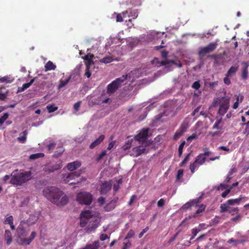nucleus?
Wrapping results in <instances>:
<instances>
[{"label": "nucleus", "mask_w": 249, "mask_h": 249, "mask_svg": "<svg viewBox=\"0 0 249 249\" xmlns=\"http://www.w3.org/2000/svg\"><path fill=\"white\" fill-rule=\"evenodd\" d=\"M158 105V103L157 102H153V103L150 104L147 107H146V109H151L152 108L157 107Z\"/></svg>", "instance_id": "nucleus-55"}, {"label": "nucleus", "mask_w": 249, "mask_h": 249, "mask_svg": "<svg viewBox=\"0 0 249 249\" xmlns=\"http://www.w3.org/2000/svg\"><path fill=\"white\" fill-rule=\"evenodd\" d=\"M197 207H199V208L196 210V213L194 215V216H196L197 214H198L199 213H202L203 211H204L205 209V206H204L202 204L200 205V206H199L197 204Z\"/></svg>", "instance_id": "nucleus-40"}, {"label": "nucleus", "mask_w": 249, "mask_h": 249, "mask_svg": "<svg viewBox=\"0 0 249 249\" xmlns=\"http://www.w3.org/2000/svg\"><path fill=\"white\" fill-rule=\"evenodd\" d=\"M80 174L81 173L80 171L71 173L64 177L63 180L65 183H69V184L71 185L78 184L80 182V181H77V182H72L71 181L75 179V178L79 177L80 176Z\"/></svg>", "instance_id": "nucleus-12"}, {"label": "nucleus", "mask_w": 249, "mask_h": 249, "mask_svg": "<svg viewBox=\"0 0 249 249\" xmlns=\"http://www.w3.org/2000/svg\"><path fill=\"white\" fill-rule=\"evenodd\" d=\"M43 195L51 202L58 206L65 205L68 201V196L59 189L55 187L45 188Z\"/></svg>", "instance_id": "nucleus-2"}, {"label": "nucleus", "mask_w": 249, "mask_h": 249, "mask_svg": "<svg viewBox=\"0 0 249 249\" xmlns=\"http://www.w3.org/2000/svg\"><path fill=\"white\" fill-rule=\"evenodd\" d=\"M38 217L37 215H31L27 221V224L31 225L36 223L37 221Z\"/></svg>", "instance_id": "nucleus-27"}, {"label": "nucleus", "mask_w": 249, "mask_h": 249, "mask_svg": "<svg viewBox=\"0 0 249 249\" xmlns=\"http://www.w3.org/2000/svg\"><path fill=\"white\" fill-rule=\"evenodd\" d=\"M44 154L43 153H38L36 154H32L30 156L29 158L31 160H35L40 158L43 157Z\"/></svg>", "instance_id": "nucleus-34"}, {"label": "nucleus", "mask_w": 249, "mask_h": 249, "mask_svg": "<svg viewBox=\"0 0 249 249\" xmlns=\"http://www.w3.org/2000/svg\"><path fill=\"white\" fill-rule=\"evenodd\" d=\"M221 121V119H217L213 126V129H217L219 130H222L223 126L220 124Z\"/></svg>", "instance_id": "nucleus-29"}, {"label": "nucleus", "mask_w": 249, "mask_h": 249, "mask_svg": "<svg viewBox=\"0 0 249 249\" xmlns=\"http://www.w3.org/2000/svg\"><path fill=\"white\" fill-rule=\"evenodd\" d=\"M197 137L198 136L196 134L194 133L192 135L188 137L187 141H192L193 140L196 139Z\"/></svg>", "instance_id": "nucleus-57"}, {"label": "nucleus", "mask_w": 249, "mask_h": 249, "mask_svg": "<svg viewBox=\"0 0 249 249\" xmlns=\"http://www.w3.org/2000/svg\"><path fill=\"white\" fill-rule=\"evenodd\" d=\"M218 44L216 42H211L207 46L200 48L198 54L200 56H204L206 54L213 52L216 48Z\"/></svg>", "instance_id": "nucleus-10"}, {"label": "nucleus", "mask_w": 249, "mask_h": 249, "mask_svg": "<svg viewBox=\"0 0 249 249\" xmlns=\"http://www.w3.org/2000/svg\"><path fill=\"white\" fill-rule=\"evenodd\" d=\"M206 156L204 154H200L196 158L195 161L198 163V165H202L206 160Z\"/></svg>", "instance_id": "nucleus-22"}, {"label": "nucleus", "mask_w": 249, "mask_h": 249, "mask_svg": "<svg viewBox=\"0 0 249 249\" xmlns=\"http://www.w3.org/2000/svg\"><path fill=\"white\" fill-rule=\"evenodd\" d=\"M86 68H90V66L91 64H93V59H90V60L87 61L85 62Z\"/></svg>", "instance_id": "nucleus-60"}, {"label": "nucleus", "mask_w": 249, "mask_h": 249, "mask_svg": "<svg viewBox=\"0 0 249 249\" xmlns=\"http://www.w3.org/2000/svg\"><path fill=\"white\" fill-rule=\"evenodd\" d=\"M71 79V76H70L65 80H61L60 81V83H59V85L58 86V88L59 89H61V88L64 87V86H65L66 85H67L68 84V83H69V82L70 81Z\"/></svg>", "instance_id": "nucleus-33"}, {"label": "nucleus", "mask_w": 249, "mask_h": 249, "mask_svg": "<svg viewBox=\"0 0 249 249\" xmlns=\"http://www.w3.org/2000/svg\"><path fill=\"white\" fill-rule=\"evenodd\" d=\"M145 142V143L143 144H142V142H141L140 143L139 142H136V143L133 144V145H136V146L132 149L130 153V155L137 157L142 154L144 153L146 150L145 147L147 145L146 140Z\"/></svg>", "instance_id": "nucleus-8"}, {"label": "nucleus", "mask_w": 249, "mask_h": 249, "mask_svg": "<svg viewBox=\"0 0 249 249\" xmlns=\"http://www.w3.org/2000/svg\"><path fill=\"white\" fill-rule=\"evenodd\" d=\"M12 222H13V217L11 215L7 217L4 221L5 224H10Z\"/></svg>", "instance_id": "nucleus-43"}, {"label": "nucleus", "mask_w": 249, "mask_h": 249, "mask_svg": "<svg viewBox=\"0 0 249 249\" xmlns=\"http://www.w3.org/2000/svg\"><path fill=\"white\" fill-rule=\"evenodd\" d=\"M14 78L8 76H5L0 79V81L1 82H6L7 83H11L14 81Z\"/></svg>", "instance_id": "nucleus-31"}, {"label": "nucleus", "mask_w": 249, "mask_h": 249, "mask_svg": "<svg viewBox=\"0 0 249 249\" xmlns=\"http://www.w3.org/2000/svg\"><path fill=\"white\" fill-rule=\"evenodd\" d=\"M229 76H227L224 78V82L227 85H230L231 83V80L229 77Z\"/></svg>", "instance_id": "nucleus-58"}, {"label": "nucleus", "mask_w": 249, "mask_h": 249, "mask_svg": "<svg viewBox=\"0 0 249 249\" xmlns=\"http://www.w3.org/2000/svg\"><path fill=\"white\" fill-rule=\"evenodd\" d=\"M131 246V244L130 242H128L124 244V247L122 249H127Z\"/></svg>", "instance_id": "nucleus-64"}, {"label": "nucleus", "mask_w": 249, "mask_h": 249, "mask_svg": "<svg viewBox=\"0 0 249 249\" xmlns=\"http://www.w3.org/2000/svg\"><path fill=\"white\" fill-rule=\"evenodd\" d=\"M185 142L184 141L182 142L181 143V144L179 145L178 147V156L179 157H181V156L183 152V149L184 147V146L185 145Z\"/></svg>", "instance_id": "nucleus-42"}, {"label": "nucleus", "mask_w": 249, "mask_h": 249, "mask_svg": "<svg viewBox=\"0 0 249 249\" xmlns=\"http://www.w3.org/2000/svg\"><path fill=\"white\" fill-rule=\"evenodd\" d=\"M113 61V59L111 57L108 56L105 57L100 60V62L105 64L109 63Z\"/></svg>", "instance_id": "nucleus-39"}, {"label": "nucleus", "mask_w": 249, "mask_h": 249, "mask_svg": "<svg viewBox=\"0 0 249 249\" xmlns=\"http://www.w3.org/2000/svg\"><path fill=\"white\" fill-rule=\"evenodd\" d=\"M26 222L24 221L20 222L16 230V241L19 245L24 246L29 245L36 236V232L33 231L30 235L29 234V230L24 227Z\"/></svg>", "instance_id": "nucleus-3"}, {"label": "nucleus", "mask_w": 249, "mask_h": 249, "mask_svg": "<svg viewBox=\"0 0 249 249\" xmlns=\"http://www.w3.org/2000/svg\"><path fill=\"white\" fill-rule=\"evenodd\" d=\"M231 205H230V204L228 205L227 208H226V210H225V212H228L229 213H230L232 215L237 213L239 211L238 208L237 207H232L231 206Z\"/></svg>", "instance_id": "nucleus-24"}, {"label": "nucleus", "mask_w": 249, "mask_h": 249, "mask_svg": "<svg viewBox=\"0 0 249 249\" xmlns=\"http://www.w3.org/2000/svg\"><path fill=\"white\" fill-rule=\"evenodd\" d=\"M81 163L78 161H74L73 162L69 163L67 165V168L69 171H72L81 166Z\"/></svg>", "instance_id": "nucleus-17"}, {"label": "nucleus", "mask_w": 249, "mask_h": 249, "mask_svg": "<svg viewBox=\"0 0 249 249\" xmlns=\"http://www.w3.org/2000/svg\"><path fill=\"white\" fill-rule=\"evenodd\" d=\"M137 199V196L135 195H133L131 198L130 199L128 202V205H131L134 201H135Z\"/></svg>", "instance_id": "nucleus-61"}, {"label": "nucleus", "mask_w": 249, "mask_h": 249, "mask_svg": "<svg viewBox=\"0 0 249 249\" xmlns=\"http://www.w3.org/2000/svg\"><path fill=\"white\" fill-rule=\"evenodd\" d=\"M171 63L177 65L178 67L181 68L182 66V64L180 62H176L175 60H170Z\"/></svg>", "instance_id": "nucleus-62"}, {"label": "nucleus", "mask_w": 249, "mask_h": 249, "mask_svg": "<svg viewBox=\"0 0 249 249\" xmlns=\"http://www.w3.org/2000/svg\"><path fill=\"white\" fill-rule=\"evenodd\" d=\"M248 66H249V65H246L242 70L241 77H242V78L244 80H246L248 78V76H249V72H248Z\"/></svg>", "instance_id": "nucleus-28"}, {"label": "nucleus", "mask_w": 249, "mask_h": 249, "mask_svg": "<svg viewBox=\"0 0 249 249\" xmlns=\"http://www.w3.org/2000/svg\"><path fill=\"white\" fill-rule=\"evenodd\" d=\"M200 87L199 81H195L192 85V87L196 89H198Z\"/></svg>", "instance_id": "nucleus-52"}, {"label": "nucleus", "mask_w": 249, "mask_h": 249, "mask_svg": "<svg viewBox=\"0 0 249 249\" xmlns=\"http://www.w3.org/2000/svg\"><path fill=\"white\" fill-rule=\"evenodd\" d=\"M56 68L51 61H48L45 65V71L54 70Z\"/></svg>", "instance_id": "nucleus-26"}, {"label": "nucleus", "mask_w": 249, "mask_h": 249, "mask_svg": "<svg viewBox=\"0 0 249 249\" xmlns=\"http://www.w3.org/2000/svg\"><path fill=\"white\" fill-rule=\"evenodd\" d=\"M227 190L224 192L222 194V196L223 197H226V196H227V195L230 193V192L231 191V187H229V188H226Z\"/></svg>", "instance_id": "nucleus-56"}, {"label": "nucleus", "mask_w": 249, "mask_h": 249, "mask_svg": "<svg viewBox=\"0 0 249 249\" xmlns=\"http://www.w3.org/2000/svg\"><path fill=\"white\" fill-rule=\"evenodd\" d=\"M228 243L229 244L233 243V245H236L240 243L239 240H234L233 238H231L228 240Z\"/></svg>", "instance_id": "nucleus-54"}, {"label": "nucleus", "mask_w": 249, "mask_h": 249, "mask_svg": "<svg viewBox=\"0 0 249 249\" xmlns=\"http://www.w3.org/2000/svg\"><path fill=\"white\" fill-rule=\"evenodd\" d=\"M183 174V170L179 169L177 172V180H179L182 177Z\"/></svg>", "instance_id": "nucleus-45"}, {"label": "nucleus", "mask_w": 249, "mask_h": 249, "mask_svg": "<svg viewBox=\"0 0 249 249\" xmlns=\"http://www.w3.org/2000/svg\"><path fill=\"white\" fill-rule=\"evenodd\" d=\"M27 132L26 131L23 132L22 134L18 138V141L21 143H24L26 140Z\"/></svg>", "instance_id": "nucleus-32"}, {"label": "nucleus", "mask_w": 249, "mask_h": 249, "mask_svg": "<svg viewBox=\"0 0 249 249\" xmlns=\"http://www.w3.org/2000/svg\"><path fill=\"white\" fill-rule=\"evenodd\" d=\"M56 110H43V111L41 112V110H36L35 113L37 114H39L41 113L44 115L45 118H48L52 116L53 115H51V114Z\"/></svg>", "instance_id": "nucleus-18"}, {"label": "nucleus", "mask_w": 249, "mask_h": 249, "mask_svg": "<svg viewBox=\"0 0 249 249\" xmlns=\"http://www.w3.org/2000/svg\"><path fill=\"white\" fill-rule=\"evenodd\" d=\"M199 199L200 197L186 203L181 207L180 210L187 209L192 206H195L196 207L197 206V203H199Z\"/></svg>", "instance_id": "nucleus-15"}, {"label": "nucleus", "mask_w": 249, "mask_h": 249, "mask_svg": "<svg viewBox=\"0 0 249 249\" xmlns=\"http://www.w3.org/2000/svg\"><path fill=\"white\" fill-rule=\"evenodd\" d=\"M238 67L239 66L237 65L232 66L228 71L227 73L226 74V76H230L232 74L235 73L237 71Z\"/></svg>", "instance_id": "nucleus-23"}, {"label": "nucleus", "mask_w": 249, "mask_h": 249, "mask_svg": "<svg viewBox=\"0 0 249 249\" xmlns=\"http://www.w3.org/2000/svg\"><path fill=\"white\" fill-rule=\"evenodd\" d=\"M34 81V79H33L30 81V82L23 84L22 87L21 88V89H20V90L19 89L18 90L19 91H24V90H25L26 89H27V88L30 87L32 85V84H33Z\"/></svg>", "instance_id": "nucleus-36"}, {"label": "nucleus", "mask_w": 249, "mask_h": 249, "mask_svg": "<svg viewBox=\"0 0 249 249\" xmlns=\"http://www.w3.org/2000/svg\"><path fill=\"white\" fill-rule=\"evenodd\" d=\"M190 153L188 154L186 156V157L184 158V159L179 164V166L180 167L183 166L185 164H186L189 161V158H190Z\"/></svg>", "instance_id": "nucleus-41"}, {"label": "nucleus", "mask_w": 249, "mask_h": 249, "mask_svg": "<svg viewBox=\"0 0 249 249\" xmlns=\"http://www.w3.org/2000/svg\"><path fill=\"white\" fill-rule=\"evenodd\" d=\"M238 184V182H236L235 183H234L232 184L231 186H229L227 185H225V184H221L219 186H218L217 187V189L218 190H223L224 188H229V187H231V188L233 187H235V186H237Z\"/></svg>", "instance_id": "nucleus-30"}, {"label": "nucleus", "mask_w": 249, "mask_h": 249, "mask_svg": "<svg viewBox=\"0 0 249 249\" xmlns=\"http://www.w3.org/2000/svg\"><path fill=\"white\" fill-rule=\"evenodd\" d=\"M100 222L99 213L92 210L83 211L80 214V225L85 228L86 231L89 233L94 231L98 227Z\"/></svg>", "instance_id": "nucleus-1"}, {"label": "nucleus", "mask_w": 249, "mask_h": 249, "mask_svg": "<svg viewBox=\"0 0 249 249\" xmlns=\"http://www.w3.org/2000/svg\"><path fill=\"white\" fill-rule=\"evenodd\" d=\"M170 63H171L170 60H167V59H166V60H165L164 61H162L161 62H160L159 59L158 58H155L152 61V63L153 64H154L155 63L156 65H157V67H160V66H165V65H166L167 64H169Z\"/></svg>", "instance_id": "nucleus-20"}, {"label": "nucleus", "mask_w": 249, "mask_h": 249, "mask_svg": "<svg viewBox=\"0 0 249 249\" xmlns=\"http://www.w3.org/2000/svg\"><path fill=\"white\" fill-rule=\"evenodd\" d=\"M138 16V11L134 10H131L130 12L128 11V15H127L128 17H131L133 18H137Z\"/></svg>", "instance_id": "nucleus-37"}, {"label": "nucleus", "mask_w": 249, "mask_h": 249, "mask_svg": "<svg viewBox=\"0 0 249 249\" xmlns=\"http://www.w3.org/2000/svg\"><path fill=\"white\" fill-rule=\"evenodd\" d=\"M134 234H135V232L134 231H133L132 230H130L129 231V232H128V233L127 234L124 240L129 239V238L133 237L134 236Z\"/></svg>", "instance_id": "nucleus-46"}, {"label": "nucleus", "mask_w": 249, "mask_h": 249, "mask_svg": "<svg viewBox=\"0 0 249 249\" xmlns=\"http://www.w3.org/2000/svg\"><path fill=\"white\" fill-rule=\"evenodd\" d=\"M99 246L98 241H94L92 244H89L82 249H97Z\"/></svg>", "instance_id": "nucleus-25"}, {"label": "nucleus", "mask_w": 249, "mask_h": 249, "mask_svg": "<svg viewBox=\"0 0 249 249\" xmlns=\"http://www.w3.org/2000/svg\"><path fill=\"white\" fill-rule=\"evenodd\" d=\"M76 200L81 204L89 205L92 200V197L89 193L80 192L77 194Z\"/></svg>", "instance_id": "nucleus-9"}, {"label": "nucleus", "mask_w": 249, "mask_h": 249, "mask_svg": "<svg viewBox=\"0 0 249 249\" xmlns=\"http://www.w3.org/2000/svg\"><path fill=\"white\" fill-rule=\"evenodd\" d=\"M114 14L116 15V21L117 22H122L123 21V17L121 14H117L114 13Z\"/></svg>", "instance_id": "nucleus-51"}, {"label": "nucleus", "mask_w": 249, "mask_h": 249, "mask_svg": "<svg viewBox=\"0 0 249 249\" xmlns=\"http://www.w3.org/2000/svg\"><path fill=\"white\" fill-rule=\"evenodd\" d=\"M10 179L9 175H5L3 178L0 179V183L4 184Z\"/></svg>", "instance_id": "nucleus-47"}, {"label": "nucleus", "mask_w": 249, "mask_h": 249, "mask_svg": "<svg viewBox=\"0 0 249 249\" xmlns=\"http://www.w3.org/2000/svg\"><path fill=\"white\" fill-rule=\"evenodd\" d=\"M149 128L142 129L133 139L128 140L123 146L124 150H127L130 148L131 145H133L136 142H139L140 143L142 142V144L145 143V140L148 137Z\"/></svg>", "instance_id": "nucleus-5"}, {"label": "nucleus", "mask_w": 249, "mask_h": 249, "mask_svg": "<svg viewBox=\"0 0 249 249\" xmlns=\"http://www.w3.org/2000/svg\"><path fill=\"white\" fill-rule=\"evenodd\" d=\"M245 199V197H243L242 196H240V197L238 198L228 200L226 203L221 204L220 212L221 213H225L226 208H227V206L228 204L231 205L234 204H239L240 202L244 200Z\"/></svg>", "instance_id": "nucleus-11"}, {"label": "nucleus", "mask_w": 249, "mask_h": 249, "mask_svg": "<svg viewBox=\"0 0 249 249\" xmlns=\"http://www.w3.org/2000/svg\"><path fill=\"white\" fill-rule=\"evenodd\" d=\"M134 73L133 71H131L128 75H123L121 77L116 79L107 86V93L110 95L115 93L120 87L122 83L127 79V77L131 76V74Z\"/></svg>", "instance_id": "nucleus-6"}, {"label": "nucleus", "mask_w": 249, "mask_h": 249, "mask_svg": "<svg viewBox=\"0 0 249 249\" xmlns=\"http://www.w3.org/2000/svg\"><path fill=\"white\" fill-rule=\"evenodd\" d=\"M16 170L11 174L10 183L16 185H21L31 178L30 172H17Z\"/></svg>", "instance_id": "nucleus-4"}, {"label": "nucleus", "mask_w": 249, "mask_h": 249, "mask_svg": "<svg viewBox=\"0 0 249 249\" xmlns=\"http://www.w3.org/2000/svg\"><path fill=\"white\" fill-rule=\"evenodd\" d=\"M105 136L104 135H100L96 138L93 142H92L89 145V148L93 149L95 147L99 145L105 139Z\"/></svg>", "instance_id": "nucleus-16"}, {"label": "nucleus", "mask_w": 249, "mask_h": 249, "mask_svg": "<svg viewBox=\"0 0 249 249\" xmlns=\"http://www.w3.org/2000/svg\"><path fill=\"white\" fill-rule=\"evenodd\" d=\"M94 57L93 54L90 53H88L84 57H83V59L85 60V61L90 60V59H93Z\"/></svg>", "instance_id": "nucleus-50"}, {"label": "nucleus", "mask_w": 249, "mask_h": 249, "mask_svg": "<svg viewBox=\"0 0 249 249\" xmlns=\"http://www.w3.org/2000/svg\"><path fill=\"white\" fill-rule=\"evenodd\" d=\"M234 96L236 98V101L237 102H238L239 104L240 103H241L244 99V96L241 94L235 95Z\"/></svg>", "instance_id": "nucleus-49"}, {"label": "nucleus", "mask_w": 249, "mask_h": 249, "mask_svg": "<svg viewBox=\"0 0 249 249\" xmlns=\"http://www.w3.org/2000/svg\"><path fill=\"white\" fill-rule=\"evenodd\" d=\"M85 75L88 77L89 78L91 76V72L89 68H86Z\"/></svg>", "instance_id": "nucleus-63"}, {"label": "nucleus", "mask_w": 249, "mask_h": 249, "mask_svg": "<svg viewBox=\"0 0 249 249\" xmlns=\"http://www.w3.org/2000/svg\"><path fill=\"white\" fill-rule=\"evenodd\" d=\"M4 237L7 245L11 244L12 242V234L10 231L5 230Z\"/></svg>", "instance_id": "nucleus-21"}, {"label": "nucleus", "mask_w": 249, "mask_h": 249, "mask_svg": "<svg viewBox=\"0 0 249 249\" xmlns=\"http://www.w3.org/2000/svg\"><path fill=\"white\" fill-rule=\"evenodd\" d=\"M219 106V109H229L230 107V98L228 96L217 98L215 99L212 105L213 107Z\"/></svg>", "instance_id": "nucleus-7"}, {"label": "nucleus", "mask_w": 249, "mask_h": 249, "mask_svg": "<svg viewBox=\"0 0 249 249\" xmlns=\"http://www.w3.org/2000/svg\"><path fill=\"white\" fill-rule=\"evenodd\" d=\"M199 231V230L197 229H193L192 231V233L193 234L192 238L191 239L194 238L197 234V233Z\"/></svg>", "instance_id": "nucleus-59"}, {"label": "nucleus", "mask_w": 249, "mask_h": 249, "mask_svg": "<svg viewBox=\"0 0 249 249\" xmlns=\"http://www.w3.org/2000/svg\"><path fill=\"white\" fill-rule=\"evenodd\" d=\"M8 114L7 113H5L0 118V125L3 124L4 121L8 118Z\"/></svg>", "instance_id": "nucleus-44"}, {"label": "nucleus", "mask_w": 249, "mask_h": 249, "mask_svg": "<svg viewBox=\"0 0 249 249\" xmlns=\"http://www.w3.org/2000/svg\"><path fill=\"white\" fill-rule=\"evenodd\" d=\"M184 130L180 128L177 131V132L175 133L174 136V139L176 140L178 139V138H179L184 132Z\"/></svg>", "instance_id": "nucleus-35"}, {"label": "nucleus", "mask_w": 249, "mask_h": 249, "mask_svg": "<svg viewBox=\"0 0 249 249\" xmlns=\"http://www.w3.org/2000/svg\"><path fill=\"white\" fill-rule=\"evenodd\" d=\"M165 203V201L163 198H160L157 202V206L158 207H162Z\"/></svg>", "instance_id": "nucleus-48"}, {"label": "nucleus", "mask_w": 249, "mask_h": 249, "mask_svg": "<svg viewBox=\"0 0 249 249\" xmlns=\"http://www.w3.org/2000/svg\"><path fill=\"white\" fill-rule=\"evenodd\" d=\"M199 165H198L196 161L190 165V169L192 174L194 173L195 171L198 168Z\"/></svg>", "instance_id": "nucleus-38"}, {"label": "nucleus", "mask_w": 249, "mask_h": 249, "mask_svg": "<svg viewBox=\"0 0 249 249\" xmlns=\"http://www.w3.org/2000/svg\"><path fill=\"white\" fill-rule=\"evenodd\" d=\"M62 167V163L60 161H59V163H56L55 164L53 163H49L46 164L43 167V170L45 172L49 174L61 168Z\"/></svg>", "instance_id": "nucleus-13"}, {"label": "nucleus", "mask_w": 249, "mask_h": 249, "mask_svg": "<svg viewBox=\"0 0 249 249\" xmlns=\"http://www.w3.org/2000/svg\"><path fill=\"white\" fill-rule=\"evenodd\" d=\"M112 185V181H106L102 183L101 186V194H106L110 190Z\"/></svg>", "instance_id": "nucleus-14"}, {"label": "nucleus", "mask_w": 249, "mask_h": 249, "mask_svg": "<svg viewBox=\"0 0 249 249\" xmlns=\"http://www.w3.org/2000/svg\"><path fill=\"white\" fill-rule=\"evenodd\" d=\"M118 201V198L111 200L108 203L105 207V209L106 211L109 212L115 208L116 207V203Z\"/></svg>", "instance_id": "nucleus-19"}, {"label": "nucleus", "mask_w": 249, "mask_h": 249, "mask_svg": "<svg viewBox=\"0 0 249 249\" xmlns=\"http://www.w3.org/2000/svg\"><path fill=\"white\" fill-rule=\"evenodd\" d=\"M107 155V150L103 151L99 155L98 157L97 158V160H101L104 156Z\"/></svg>", "instance_id": "nucleus-53"}]
</instances>
